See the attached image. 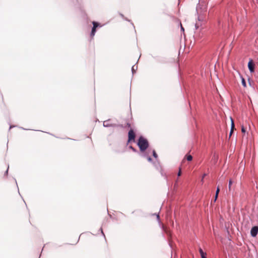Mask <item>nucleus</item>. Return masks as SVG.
Segmentation results:
<instances>
[{
    "label": "nucleus",
    "instance_id": "1",
    "mask_svg": "<svg viewBox=\"0 0 258 258\" xmlns=\"http://www.w3.org/2000/svg\"><path fill=\"white\" fill-rule=\"evenodd\" d=\"M138 145L139 147L140 151L143 152L148 147L149 143L147 139L143 137H140L139 139Z\"/></svg>",
    "mask_w": 258,
    "mask_h": 258
},
{
    "label": "nucleus",
    "instance_id": "2",
    "mask_svg": "<svg viewBox=\"0 0 258 258\" xmlns=\"http://www.w3.org/2000/svg\"><path fill=\"white\" fill-rule=\"evenodd\" d=\"M136 137V135L134 131L131 129L130 130L128 133V140L127 143H130L131 142H135Z\"/></svg>",
    "mask_w": 258,
    "mask_h": 258
},
{
    "label": "nucleus",
    "instance_id": "3",
    "mask_svg": "<svg viewBox=\"0 0 258 258\" xmlns=\"http://www.w3.org/2000/svg\"><path fill=\"white\" fill-rule=\"evenodd\" d=\"M92 24L93 25V27L92 29V31H91V37H93L95 35V32H96V28L98 26V23L96 22H92Z\"/></svg>",
    "mask_w": 258,
    "mask_h": 258
},
{
    "label": "nucleus",
    "instance_id": "4",
    "mask_svg": "<svg viewBox=\"0 0 258 258\" xmlns=\"http://www.w3.org/2000/svg\"><path fill=\"white\" fill-rule=\"evenodd\" d=\"M248 68L251 73H253L254 71V64L253 62L252 59H250L248 63Z\"/></svg>",
    "mask_w": 258,
    "mask_h": 258
},
{
    "label": "nucleus",
    "instance_id": "5",
    "mask_svg": "<svg viewBox=\"0 0 258 258\" xmlns=\"http://www.w3.org/2000/svg\"><path fill=\"white\" fill-rule=\"evenodd\" d=\"M258 233V226L253 227L250 231L251 235L253 237H255Z\"/></svg>",
    "mask_w": 258,
    "mask_h": 258
},
{
    "label": "nucleus",
    "instance_id": "6",
    "mask_svg": "<svg viewBox=\"0 0 258 258\" xmlns=\"http://www.w3.org/2000/svg\"><path fill=\"white\" fill-rule=\"evenodd\" d=\"M231 131H230V134H229V138H230L231 136H232V133L233 132V131L235 129L234 121H233V120L232 119V118H231Z\"/></svg>",
    "mask_w": 258,
    "mask_h": 258
},
{
    "label": "nucleus",
    "instance_id": "7",
    "mask_svg": "<svg viewBox=\"0 0 258 258\" xmlns=\"http://www.w3.org/2000/svg\"><path fill=\"white\" fill-rule=\"evenodd\" d=\"M199 252L200 253L201 257H202L203 256L206 255V253L204 252L201 248H200Z\"/></svg>",
    "mask_w": 258,
    "mask_h": 258
},
{
    "label": "nucleus",
    "instance_id": "8",
    "mask_svg": "<svg viewBox=\"0 0 258 258\" xmlns=\"http://www.w3.org/2000/svg\"><path fill=\"white\" fill-rule=\"evenodd\" d=\"M185 157H186L187 160L188 161H190L192 159V157L190 155H186Z\"/></svg>",
    "mask_w": 258,
    "mask_h": 258
},
{
    "label": "nucleus",
    "instance_id": "9",
    "mask_svg": "<svg viewBox=\"0 0 258 258\" xmlns=\"http://www.w3.org/2000/svg\"><path fill=\"white\" fill-rule=\"evenodd\" d=\"M232 184V181L231 179H230L229 181V185H228V187H229V190H231Z\"/></svg>",
    "mask_w": 258,
    "mask_h": 258
},
{
    "label": "nucleus",
    "instance_id": "10",
    "mask_svg": "<svg viewBox=\"0 0 258 258\" xmlns=\"http://www.w3.org/2000/svg\"><path fill=\"white\" fill-rule=\"evenodd\" d=\"M242 84L244 87H246V82H245V80L244 79V78L242 79Z\"/></svg>",
    "mask_w": 258,
    "mask_h": 258
},
{
    "label": "nucleus",
    "instance_id": "11",
    "mask_svg": "<svg viewBox=\"0 0 258 258\" xmlns=\"http://www.w3.org/2000/svg\"><path fill=\"white\" fill-rule=\"evenodd\" d=\"M153 155L155 158H157L158 155L155 150L153 151Z\"/></svg>",
    "mask_w": 258,
    "mask_h": 258
},
{
    "label": "nucleus",
    "instance_id": "12",
    "mask_svg": "<svg viewBox=\"0 0 258 258\" xmlns=\"http://www.w3.org/2000/svg\"><path fill=\"white\" fill-rule=\"evenodd\" d=\"M219 191H220V188H219V186H218L217 188L216 191V194L217 196H218V194L219 193Z\"/></svg>",
    "mask_w": 258,
    "mask_h": 258
},
{
    "label": "nucleus",
    "instance_id": "13",
    "mask_svg": "<svg viewBox=\"0 0 258 258\" xmlns=\"http://www.w3.org/2000/svg\"><path fill=\"white\" fill-rule=\"evenodd\" d=\"M241 132L243 133H245L246 132L245 129L243 127H242L241 128Z\"/></svg>",
    "mask_w": 258,
    "mask_h": 258
},
{
    "label": "nucleus",
    "instance_id": "14",
    "mask_svg": "<svg viewBox=\"0 0 258 258\" xmlns=\"http://www.w3.org/2000/svg\"><path fill=\"white\" fill-rule=\"evenodd\" d=\"M130 148L133 151H136V149L133 147L132 146H130Z\"/></svg>",
    "mask_w": 258,
    "mask_h": 258
},
{
    "label": "nucleus",
    "instance_id": "15",
    "mask_svg": "<svg viewBox=\"0 0 258 258\" xmlns=\"http://www.w3.org/2000/svg\"><path fill=\"white\" fill-rule=\"evenodd\" d=\"M181 170L180 169V170H179V172H178V173L177 175H178V176H180V175H181Z\"/></svg>",
    "mask_w": 258,
    "mask_h": 258
},
{
    "label": "nucleus",
    "instance_id": "16",
    "mask_svg": "<svg viewBox=\"0 0 258 258\" xmlns=\"http://www.w3.org/2000/svg\"><path fill=\"white\" fill-rule=\"evenodd\" d=\"M217 198H218V196H216V194H215V199H214V202H215L217 200Z\"/></svg>",
    "mask_w": 258,
    "mask_h": 258
},
{
    "label": "nucleus",
    "instance_id": "17",
    "mask_svg": "<svg viewBox=\"0 0 258 258\" xmlns=\"http://www.w3.org/2000/svg\"><path fill=\"white\" fill-rule=\"evenodd\" d=\"M148 160L149 161V162H151L152 161V158L151 157H148Z\"/></svg>",
    "mask_w": 258,
    "mask_h": 258
},
{
    "label": "nucleus",
    "instance_id": "18",
    "mask_svg": "<svg viewBox=\"0 0 258 258\" xmlns=\"http://www.w3.org/2000/svg\"><path fill=\"white\" fill-rule=\"evenodd\" d=\"M207 175L206 174H204L203 176V178H202V180L203 179V178Z\"/></svg>",
    "mask_w": 258,
    "mask_h": 258
},
{
    "label": "nucleus",
    "instance_id": "19",
    "mask_svg": "<svg viewBox=\"0 0 258 258\" xmlns=\"http://www.w3.org/2000/svg\"><path fill=\"white\" fill-rule=\"evenodd\" d=\"M180 25H181V30H182L183 31H184V28H183L182 25L180 24Z\"/></svg>",
    "mask_w": 258,
    "mask_h": 258
},
{
    "label": "nucleus",
    "instance_id": "20",
    "mask_svg": "<svg viewBox=\"0 0 258 258\" xmlns=\"http://www.w3.org/2000/svg\"><path fill=\"white\" fill-rule=\"evenodd\" d=\"M127 125L128 127H131V124L130 123H127Z\"/></svg>",
    "mask_w": 258,
    "mask_h": 258
},
{
    "label": "nucleus",
    "instance_id": "21",
    "mask_svg": "<svg viewBox=\"0 0 258 258\" xmlns=\"http://www.w3.org/2000/svg\"><path fill=\"white\" fill-rule=\"evenodd\" d=\"M206 255H205V256H203L202 257V258H206Z\"/></svg>",
    "mask_w": 258,
    "mask_h": 258
},
{
    "label": "nucleus",
    "instance_id": "22",
    "mask_svg": "<svg viewBox=\"0 0 258 258\" xmlns=\"http://www.w3.org/2000/svg\"><path fill=\"white\" fill-rule=\"evenodd\" d=\"M157 217L158 219H159V215H157Z\"/></svg>",
    "mask_w": 258,
    "mask_h": 258
}]
</instances>
